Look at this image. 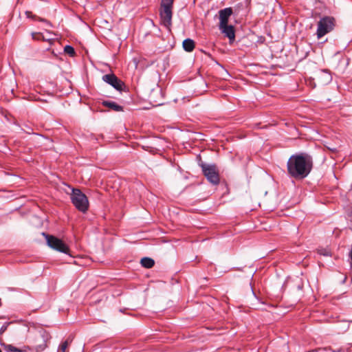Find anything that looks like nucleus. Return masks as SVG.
<instances>
[{
    "label": "nucleus",
    "mask_w": 352,
    "mask_h": 352,
    "mask_svg": "<svg viewBox=\"0 0 352 352\" xmlns=\"http://www.w3.org/2000/svg\"><path fill=\"white\" fill-rule=\"evenodd\" d=\"M232 8H226L219 11V27L228 25V21L230 16L232 14Z\"/></svg>",
    "instance_id": "obj_9"
},
{
    "label": "nucleus",
    "mask_w": 352,
    "mask_h": 352,
    "mask_svg": "<svg viewBox=\"0 0 352 352\" xmlns=\"http://www.w3.org/2000/svg\"><path fill=\"white\" fill-rule=\"evenodd\" d=\"M67 56L74 57L76 56V52L73 47L67 45Z\"/></svg>",
    "instance_id": "obj_19"
},
{
    "label": "nucleus",
    "mask_w": 352,
    "mask_h": 352,
    "mask_svg": "<svg viewBox=\"0 0 352 352\" xmlns=\"http://www.w3.org/2000/svg\"><path fill=\"white\" fill-rule=\"evenodd\" d=\"M56 50L57 51V53L59 54H61L62 52L60 51H58V50L56 48ZM52 53L55 54V56H57V54L55 53V49L52 50Z\"/></svg>",
    "instance_id": "obj_22"
},
{
    "label": "nucleus",
    "mask_w": 352,
    "mask_h": 352,
    "mask_svg": "<svg viewBox=\"0 0 352 352\" xmlns=\"http://www.w3.org/2000/svg\"><path fill=\"white\" fill-rule=\"evenodd\" d=\"M25 14L28 18H31V19H33L35 20L38 19L42 22L45 23L47 25L51 26L50 23L47 20L42 19V18L37 17L36 16L32 14V12L30 11H26Z\"/></svg>",
    "instance_id": "obj_16"
},
{
    "label": "nucleus",
    "mask_w": 352,
    "mask_h": 352,
    "mask_svg": "<svg viewBox=\"0 0 352 352\" xmlns=\"http://www.w3.org/2000/svg\"><path fill=\"white\" fill-rule=\"evenodd\" d=\"M43 234L45 236L47 243L50 248L60 252L66 253V245L62 240L52 235L45 233H43Z\"/></svg>",
    "instance_id": "obj_6"
},
{
    "label": "nucleus",
    "mask_w": 352,
    "mask_h": 352,
    "mask_svg": "<svg viewBox=\"0 0 352 352\" xmlns=\"http://www.w3.org/2000/svg\"><path fill=\"white\" fill-rule=\"evenodd\" d=\"M67 255H69V258H67V264H70V263H76V262L74 260V257L69 254V248H67Z\"/></svg>",
    "instance_id": "obj_20"
},
{
    "label": "nucleus",
    "mask_w": 352,
    "mask_h": 352,
    "mask_svg": "<svg viewBox=\"0 0 352 352\" xmlns=\"http://www.w3.org/2000/svg\"><path fill=\"white\" fill-rule=\"evenodd\" d=\"M70 199L78 211L85 213L88 210L89 206L88 199L80 189L72 188Z\"/></svg>",
    "instance_id": "obj_3"
},
{
    "label": "nucleus",
    "mask_w": 352,
    "mask_h": 352,
    "mask_svg": "<svg viewBox=\"0 0 352 352\" xmlns=\"http://www.w3.org/2000/svg\"><path fill=\"white\" fill-rule=\"evenodd\" d=\"M336 25V20L333 16H325L322 17L318 22L316 31L317 38H321L327 34L331 32Z\"/></svg>",
    "instance_id": "obj_4"
},
{
    "label": "nucleus",
    "mask_w": 352,
    "mask_h": 352,
    "mask_svg": "<svg viewBox=\"0 0 352 352\" xmlns=\"http://www.w3.org/2000/svg\"><path fill=\"white\" fill-rule=\"evenodd\" d=\"M4 349L7 352H29V346H24L21 349H19L13 345L8 344L5 346Z\"/></svg>",
    "instance_id": "obj_13"
},
{
    "label": "nucleus",
    "mask_w": 352,
    "mask_h": 352,
    "mask_svg": "<svg viewBox=\"0 0 352 352\" xmlns=\"http://www.w3.org/2000/svg\"><path fill=\"white\" fill-rule=\"evenodd\" d=\"M60 349L62 352H66V340L61 342Z\"/></svg>",
    "instance_id": "obj_21"
},
{
    "label": "nucleus",
    "mask_w": 352,
    "mask_h": 352,
    "mask_svg": "<svg viewBox=\"0 0 352 352\" xmlns=\"http://www.w3.org/2000/svg\"><path fill=\"white\" fill-rule=\"evenodd\" d=\"M203 174L213 184H218L220 181L219 171L214 164H200Z\"/></svg>",
    "instance_id": "obj_5"
},
{
    "label": "nucleus",
    "mask_w": 352,
    "mask_h": 352,
    "mask_svg": "<svg viewBox=\"0 0 352 352\" xmlns=\"http://www.w3.org/2000/svg\"><path fill=\"white\" fill-rule=\"evenodd\" d=\"M102 80L118 91L122 90L124 85V82L113 74L104 75Z\"/></svg>",
    "instance_id": "obj_8"
},
{
    "label": "nucleus",
    "mask_w": 352,
    "mask_h": 352,
    "mask_svg": "<svg viewBox=\"0 0 352 352\" xmlns=\"http://www.w3.org/2000/svg\"><path fill=\"white\" fill-rule=\"evenodd\" d=\"M183 47L188 52H192L195 48V42L190 38H186L183 41Z\"/></svg>",
    "instance_id": "obj_14"
},
{
    "label": "nucleus",
    "mask_w": 352,
    "mask_h": 352,
    "mask_svg": "<svg viewBox=\"0 0 352 352\" xmlns=\"http://www.w3.org/2000/svg\"><path fill=\"white\" fill-rule=\"evenodd\" d=\"M313 168L312 157L307 153L292 155L287 163L288 175L296 179L305 178Z\"/></svg>",
    "instance_id": "obj_1"
},
{
    "label": "nucleus",
    "mask_w": 352,
    "mask_h": 352,
    "mask_svg": "<svg viewBox=\"0 0 352 352\" xmlns=\"http://www.w3.org/2000/svg\"><path fill=\"white\" fill-rule=\"evenodd\" d=\"M221 33L229 38L230 43H232L235 39V30L232 25H226L219 27Z\"/></svg>",
    "instance_id": "obj_10"
},
{
    "label": "nucleus",
    "mask_w": 352,
    "mask_h": 352,
    "mask_svg": "<svg viewBox=\"0 0 352 352\" xmlns=\"http://www.w3.org/2000/svg\"><path fill=\"white\" fill-rule=\"evenodd\" d=\"M50 338L49 333L41 328L30 333L29 352H40L47 347V343Z\"/></svg>",
    "instance_id": "obj_2"
},
{
    "label": "nucleus",
    "mask_w": 352,
    "mask_h": 352,
    "mask_svg": "<svg viewBox=\"0 0 352 352\" xmlns=\"http://www.w3.org/2000/svg\"><path fill=\"white\" fill-rule=\"evenodd\" d=\"M173 9L160 8V16L161 24L170 30L172 25Z\"/></svg>",
    "instance_id": "obj_7"
},
{
    "label": "nucleus",
    "mask_w": 352,
    "mask_h": 352,
    "mask_svg": "<svg viewBox=\"0 0 352 352\" xmlns=\"http://www.w3.org/2000/svg\"><path fill=\"white\" fill-rule=\"evenodd\" d=\"M174 0H162L160 8L173 9Z\"/></svg>",
    "instance_id": "obj_17"
},
{
    "label": "nucleus",
    "mask_w": 352,
    "mask_h": 352,
    "mask_svg": "<svg viewBox=\"0 0 352 352\" xmlns=\"http://www.w3.org/2000/svg\"><path fill=\"white\" fill-rule=\"evenodd\" d=\"M102 105L112 109L114 111H123V107L119 105L114 101H103Z\"/></svg>",
    "instance_id": "obj_12"
},
{
    "label": "nucleus",
    "mask_w": 352,
    "mask_h": 352,
    "mask_svg": "<svg viewBox=\"0 0 352 352\" xmlns=\"http://www.w3.org/2000/svg\"><path fill=\"white\" fill-rule=\"evenodd\" d=\"M54 36H56V35H54ZM44 41H47L50 43V45H54V46H56V45H60L61 47V50L63 51V54H66V45H63L60 44V41L58 40V38L57 37H51V36H44L43 34H40L38 35V38H41Z\"/></svg>",
    "instance_id": "obj_11"
},
{
    "label": "nucleus",
    "mask_w": 352,
    "mask_h": 352,
    "mask_svg": "<svg viewBox=\"0 0 352 352\" xmlns=\"http://www.w3.org/2000/svg\"><path fill=\"white\" fill-rule=\"evenodd\" d=\"M141 265L146 268H151L155 265L154 261L148 257H144L141 259Z\"/></svg>",
    "instance_id": "obj_15"
},
{
    "label": "nucleus",
    "mask_w": 352,
    "mask_h": 352,
    "mask_svg": "<svg viewBox=\"0 0 352 352\" xmlns=\"http://www.w3.org/2000/svg\"><path fill=\"white\" fill-rule=\"evenodd\" d=\"M174 0H162L160 8L173 9Z\"/></svg>",
    "instance_id": "obj_18"
}]
</instances>
